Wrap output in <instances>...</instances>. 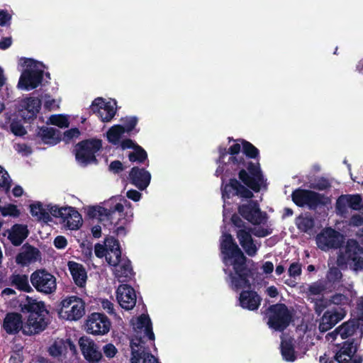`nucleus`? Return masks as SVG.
<instances>
[{"instance_id": "obj_1", "label": "nucleus", "mask_w": 363, "mask_h": 363, "mask_svg": "<svg viewBox=\"0 0 363 363\" xmlns=\"http://www.w3.org/2000/svg\"><path fill=\"white\" fill-rule=\"evenodd\" d=\"M220 248L224 272L228 275L230 287L236 291L242 290L239 296V305L244 309L255 311L260 306L262 298L257 292L250 289L253 281L252 272L246 267V258L233 238L223 230L220 240Z\"/></svg>"}, {"instance_id": "obj_2", "label": "nucleus", "mask_w": 363, "mask_h": 363, "mask_svg": "<svg viewBox=\"0 0 363 363\" xmlns=\"http://www.w3.org/2000/svg\"><path fill=\"white\" fill-rule=\"evenodd\" d=\"M218 151V167L216 171L217 176L221 175L224 171L240 169L239 179L252 190L257 192L265 186L259 164L246 161L245 155L255 157L259 152L251 143L243 140H236L228 150L226 147H220Z\"/></svg>"}, {"instance_id": "obj_3", "label": "nucleus", "mask_w": 363, "mask_h": 363, "mask_svg": "<svg viewBox=\"0 0 363 363\" xmlns=\"http://www.w3.org/2000/svg\"><path fill=\"white\" fill-rule=\"evenodd\" d=\"M89 214L100 221L109 223L111 230L118 236H124L127 233V225L132 220V206L125 199L112 198L105 206L91 207Z\"/></svg>"}, {"instance_id": "obj_4", "label": "nucleus", "mask_w": 363, "mask_h": 363, "mask_svg": "<svg viewBox=\"0 0 363 363\" xmlns=\"http://www.w3.org/2000/svg\"><path fill=\"white\" fill-rule=\"evenodd\" d=\"M134 337L130 340L131 363H160L150 353L145 351V340H155L152 323L148 315L143 314L131 320Z\"/></svg>"}, {"instance_id": "obj_5", "label": "nucleus", "mask_w": 363, "mask_h": 363, "mask_svg": "<svg viewBox=\"0 0 363 363\" xmlns=\"http://www.w3.org/2000/svg\"><path fill=\"white\" fill-rule=\"evenodd\" d=\"M336 264L355 274L363 272V247L354 239H349L337 251Z\"/></svg>"}, {"instance_id": "obj_6", "label": "nucleus", "mask_w": 363, "mask_h": 363, "mask_svg": "<svg viewBox=\"0 0 363 363\" xmlns=\"http://www.w3.org/2000/svg\"><path fill=\"white\" fill-rule=\"evenodd\" d=\"M18 65L22 67V72L18 87L26 91L38 87L41 83L45 66L42 62L30 58L21 59Z\"/></svg>"}, {"instance_id": "obj_7", "label": "nucleus", "mask_w": 363, "mask_h": 363, "mask_svg": "<svg viewBox=\"0 0 363 363\" xmlns=\"http://www.w3.org/2000/svg\"><path fill=\"white\" fill-rule=\"evenodd\" d=\"M357 309L359 313L357 320L346 322L328 333L326 335L328 341L333 342L340 335L342 339L352 337V342L359 343L363 335V296L359 300Z\"/></svg>"}, {"instance_id": "obj_8", "label": "nucleus", "mask_w": 363, "mask_h": 363, "mask_svg": "<svg viewBox=\"0 0 363 363\" xmlns=\"http://www.w3.org/2000/svg\"><path fill=\"white\" fill-rule=\"evenodd\" d=\"M48 314L43 302H35L31 304V311L23 323V333L25 335H33L43 331L47 322L45 316Z\"/></svg>"}, {"instance_id": "obj_9", "label": "nucleus", "mask_w": 363, "mask_h": 363, "mask_svg": "<svg viewBox=\"0 0 363 363\" xmlns=\"http://www.w3.org/2000/svg\"><path fill=\"white\" fill-rule=\"evenodd\" d=\"M85 314V303L77 296L65 298L60 303L58 310L60 318L69 321H77Z\"/></svg>"}, {"instance_id": "obj_10", "label": "nucleus", "mask_w": 363, "mask_h": 363, "mask_svg": "<svg viewBox=\"0 0 363 363\" xmlns=\"http://www.w3.org/2000/svg\"><path fill=\"white\" fill-rule=\"evenodd\" d=\"M102 147V140L91 138L84 140L76 146V160L82 165L96 162V153Z\"/></svg>"}, {"instance_id": "obj_11", "label": "nucleus", "mask_w": 363, "mask_h": 363, "mask_svg": "<svg viewBox=\"0 0 363 363\" xmlns=\"http://www.w3.org/2000/svg\"><path fill=\"white\" fill-rule=\"evenodd\" d=\"M231 220L235 226L238 228L236 235L240 245L247 255L255 256L260 247V243L252 239L250 228L245 225V223L238 216H233Z\"/></svg>"}, {"instance_id": "obj_12", "label": "nucleus", "mask_w": 363, "mask_h": 363, "mask_svg": "<svg viewBox=\"0 0 363 363\" xmlns=\"http://www.w3.org/2000/svg\"><path fill=\"white\" fill-rule=\"evenodd\" d=\"M267 318L269 327L281 331L288 326L291 320V314L284 304L278 303L269 308Z\"/></svg>"}, {"instance_id": "obj_13", "label": "nucleus", "mask_w": 363, "mask_h": 363, "mask_svg": "<svg viewBox=\"0 0 363 363\" xmlns=\"http://www.w3.org/2000/svg\"><path fill=\"white\" fill-rule=\"evenodd\" d=\"M51 214L54 217L60 218L63 225L69 230L79 229L83 223L81 214L73 207H52Z\"/></svg>"}, {"instance_id": "obj_14", "label": "nucleus", "mask_w": 363, "mask_h": 363, "mask_svg": "<svg viewBox=\"0 0 363 363\" xmlns=\"http://www.w3.org/2000/svg\"><path fill=\"white\" fill-rule=\"evenodd\" d=\"M30 282L38 291L45 294H52L57 289L56 278L45 269H38L33 272L30 275Z\"/></svg>"}, {"instance_id": "obj_15", "label": "nucleus", "mask_w": 363, "mask_h": 363, "mask_svg": "<svg viewBox=\"0 0 363 363\" xmlns=\"http://www.w3.org/2000/svg\"><path fill=\"white\" fill-rule=\"evenodd\" d=\"M238 196L242 198L250 199L253 196L252 192L242 186L238 180L231 179L229 184H225L222 190L223 199V220H225L230 213V208L228 206L227 199L233 196Z\"/></svg>"}, {"instance_id": "obj_16", "label": "nucleus", "mask_w": 363, "mask_h": 363, "mask_svg": "<svg viewBox=\"0 0 363 363\" xmlns=\"http://www.w3.org/2000/svg\"><path fill=\"white\" fill-rule=\"evenodd\" d=\"M90 108L102 122L108 123L116 113L117 104L114 99L99 97L92 101Z\"/></svg>"}, {"instance_id": "obj_17", "label": "nucleus", "mask_w": 363, "mask_h": 363, "mask_svg": "<svg viewBox=\"0 0 363 363\" xmlns=\"http://www.w3.org/2000/svg\"><path fill=\"white\" fill-rule=\"evenodd\" d=\"M294 202L299 206H308L314 208L318 205H325L328 203V198L312 191L297 189L292 194Z\"/></svg>"}, {"instance_id": "obj_18", "label": "nucleus", "mask_w": 363, "mask_h": 363, "mask_svg": "<svg viewBox=\"0 0 363 363\" xmlns=\"http://www.w3.org/2000/svg\"><path fill=\"white\" fill-rule=\"evenodd\" d=\"M239 213L255 225L264 224L267 220V213L262 212L255 201H247L238 207Z\"/></svg>"}, {"instance_id": "obj_19", "label": "nucleus", "mask_w": 363, "mask_h": 363, "mask_svg": "<svg viewBox=\"0 0 363 363\" xmlns=\"http://www.w3.org/2000/svg\"><path fill=\"white\" fill-rule=\"evenodd\" d=\"M111 325L110 320L105 315L93 313L86 320L85 330L89 334L103 335L109 332Z\"/></svg>"}, {"instance_id": "obj_20", "label": "nucleus", "mask_w": 363, "mask_h": 363, "mask_svg": "<svg viewBox=\"0 0 363 363\" xmlns=\"http://www.w3.org/2000/svg\"><path fill=\"white\" fill-rule=\"evenodd\" d=\"M344 236L331 228L323 230L316 237L318 247L327 251L332 248L340 247L343 242Z\"/></svg>"}, {"instance_id": "obj_21", "label": "nucleus", "mask_w": 363, "mask_h": 363, "mask_svg": "<svg viewBox=\"0 0 363 363\" xmlns=\"http://www.w3.org/2000/svg\"><path fill=\"white\" fill-rule=\"evenodd\" d=\"M115 257H108L109 265L113 267V272L115 277L120 281L124 282L130 279L133 275V269L130 260L126 257L122 259H117L119 252H114Z\"/></svg>"}, {"instance_id": "obj_22", "label": "nucleus", "mask_w": 363, "mask_h": 363, "mask_svg": "<svg viewBox=\"0 0 363 363\" xmlns=\"http://www.w3.org/2000/svg\"><path fill=\"white\" fill-rule=\"evenodd\" d=\"M345 315L346 311L340 306L327 309L319 320V330L322 333L329 330L342 320Z\"/></svg>"}, {"instance_id": "obj_23", "label": "nucleus", "mask_w": 363, "mask_h": 363, "mask_svg": "<svg viewBox=\"0 0 363 363\" xmlns=\"http://www.w3.org/2000/svg\"><path fill=\"white\" fill-rule=\"evenodd\" d=\"M358 342H345L335 354L339 363H362V357L357 352Z\"/></svg>"}, {"instance_id": "obj_24", "label": "nucleus", "mask_w": 363, "mask_h": 363, "mask_svg": "<svg viewBox=\"0 0 363 363\" xmlns=\"http://www.w3.org/2000/svg\"><path fill=\"white\" fill-rule=\"evenodd\" d=\"M118 251L119 252L117 256V259H122L126 258L125 257L121 256V251L120 249L119 242L117 240L113 238H108L104 240V244H96L94 246V253L99 258L105 257L106 262L109 264L108 257L111 258L114 257V252Z\"/></svg>"}, {"instance_id": "obj_25", "label": "nucleus", "mask_w": 363, "mask_h": 363, "mask_svg": "<svg viewBox=\"0 0 363 363\" xmlns=\"http://www.w3.org/2000/svg\"><path fill=\"white\" fill-rule=\"evenodd\" d=\"M116 298L119 305L125 310H131L135 306L136 294L134 289L129 285H120L116 291Z\"/></svg>"}, {"instance_id": "obj_26", "label": "nucleus", "mask_w": 363, "mask_h": 363, "mask_svg": "<svg viewBox=\"0 0 363 363\" xmlns=\"http://www.w3.org/2000/svg\"><path fill=\"white\" fill-rule=\"evenodd\" d=\"M20 113L25 120H30L37 116L41 107L38 98L30 97L23 99L20 104Z\"/></svg>"}, {"instance_id": "obj_27", "label": "nucleus", "mask_w": 363, "mask_h": 363, "mask_svg": "<svg viewBox=\"0 0 363 363\" xmlns=\"http://www.w3.org/2000/svg\"><path fill=\"white\" fill-rule=\"evenodd\" d=\"M79 345L83 355L90 363H98L102 358V354L96 345L89 338H81Z\"/></svg>"}, {"instance_id": "obj_28", "label": "nucleus", "mask_w": 363, "mask_h": 363, "mask_svg": "<svg viewBox=\"0 0 363 363\" xmlns=\"http://www.w3.org/2000/svg\"><path fill=\"white\" fill-rule=\"evenodd\" d=\"M41 259L40 252L35 247L24 245L16 257V262L21 266H28Z\"/></svg>"}, {"instance_id": "obj_29", "label": "nucleus", "mask_w": 363, "mask_h": 363, "mask_svg": "<svg viewBox=\"0 0 363 363\" xmlns=\"http://www.w3.org/2000/svg\"><path fill=\"white\" fill-rule=\"evenodd\" d=\"M129 178L133 185L140 190H144L150 182L151 175L144 169L133 167L130 172Z\"/></svg>"}, {"instance_id": "obj_30", "label": "nucleus", "mask_w": 363, "mask_h": 363, "mask_svg": "<svg viewBox=\"0 0 363 363\" xmlns=\"http://www.w3.org/2000/svg\"><path fill=\"white\" fill-rule=\"evenodd\" d=\"M349 301L348 298L341 294L333 295L330 300L320 298L315 302V311L320 315L325 308L330 307L331 304L337 306L336 307H342V305L347 304Z\"/></svg>"}, {"instance_id": "obj_31", "label": "nucleus", "mask_w": 363, "mask_h": 363, "mask_svg": "<svg viewBox=\"0 0 363 363\" xmlns=\"http://www.w3.org/2000/svg\"><path fill=\"white\" fill-rule=\"evenodd\" d=\"M122 150L133 149V152L128 155V158L131 162H142L147 158L146 152L133 140L125 139L121 143Z\"/></svg>"}, {"instance_id": "obj_32", "label": "nucleus", "mask_w": 363, "mask_h": 363, "mask_svg": "<svg viewBox=\"0 0 363 363\" xmlns=\"http://www.w3.org/2000/svg\"><path fill=\"white\" fill-rule=\"evenodd\" d=\"M23 323L21 315L16 313H8L3 323V328L9 334H16L21 330L23 331Z\"/></svg>"}, {"instance_id": "obj_33", "label": "nucleus", "mask_w": 363, "mask_h": 363, "mask_svg": "<svg viewBox=\"0 0 363 363\" xmlns=\"http://www.w3.org/2000/svg\"><path fill=\"white\" fill-rule=\"evenodd\" d=\"M67 266L74 283L77 286L83 287L87 279L84 267L81 264L73 261H69Z\"/></svg>"}, {"instance_id": "obj_34", "label": "nucleus", "mask_w": 363, "mask_h": 363, "mask_svg": "<svg viewBox=\"0 0 363 363\" xmlns=\"http://www.w3.org/2000/svg\"><path fill=\"white\" fill-rule=\"evenodd\" d=\"M52 207H57L55 205H43L41 203H35L30 205V213L39 220L48 223L51 220V210Z\"/></svg>"}, {"instance_id": "obj_35", "label": "nucleus", "mask_w": 363, "mask_h": 363, "mask_svg": "<svg viewBox=\"0 0 363 363\" xmlns=\"http://www.w3.org/2000/svg\"><path fill=\"white\" fill-rule=\"evenodd\" d=\"M27 226L22 224H16L8 230V238L15 246L20 245L28 237Z\"/></svg>"}, {"instance_id": "obj_36", "label": "nucleus", "mask_w": 363, "mask_h": 363, "mask_svg": "<svg viewBox=\"0 0 363 363\" xmlns=\"http://www.w3.org/2000/svg\"><path fill=\"white\" fill-rule=\"evenodd\" d=\"M38 135L44 143L49 145H55L60 140V132L52 127L44 126L40 128L38 132Z\"/></svg>"}, {"instance_id": "obj_37", "label": "nucleus", "mask_w": 363, "mask_h": 363, "mask_svg": "<svg viewBox=\"0 0 363 363\" xmlns=\"http://www.w3.org/2000/svg\"><path fill=\"white\" fill-rule=\"evenodd\" d=\"M74 349V345L69 340L57 339L49 347V353L53 357H60L66 354L67 348Z\"/></svg>"}, {"instance_id": "obj_38", "label": "nucleus", "mask_w": 363, "mask_h": 363, "mask_svg": "<svg viewBox=\"0 0 363 363\" xmlns=\"http://www.w3.org/2000/svg\"><path fill=\"white\" fill-rule=\"evenodd\" d=\"M329 270L326 275L325 284L330 289L335 288L341 281L342 279V274L340 269L335 266V263L330 260L328 262Z\"/></svg>"}, {"instance_id": "obj_39", "label": "nucleus", "mask_w": 363, "mask_h": 363, "mask_svg": "<svg viewBox=\"0 0 363 363\" xmlns=\"http://www.w3.org/2000/svg\"><path fill=\"white\" fill-rule=\"evenodd\" d=\"M125 133V130L121 125H114L106 132V139L112 145H119L121 147V143L123 141L121 140L122 136Z\"/></svg>"}, {"instance_id": "obj_40", "label": "nucleus", "mask_w": 363, "mask_h": 363, "mask_svg": "<svg viewBox=\"0 0 363 363\" xmlns=\"http://www.w3.org/2000/svg\"><path fill=\"white\" fill-rule=\"evenodd\" d=\"M10 281L12 286H14L20 291L25 292L32 291V288L29 284L28 279L24 274H13L10 277Z\"/></svg>"}, {"instance_id": "obj_41", "label": "nucleus", "mask_w": 363, "mask_h": 363, "mask_svg": "<svg viewBox=\"0 0 363 363\" xmlns=\"http://www.w3.org/2000/svg\"><path fill=\"white\" fill-rule=\"evenodd\" d=\"M281 350L282 357L286 361L294 362L296 359V355L291 340H282Z\"/></svg>"}, {"instance_id": "obj_42", "label": "nucleus", "mask_w": 363, "mask_h": 363, "mask_svg": "<svg viewBox=\"0 0 363 363\" xmlns=\"http://www.w3.org/2000/svg\"><path fill=\"white\" fill-rule=\"evenodd\" d=\"M328 285L323 284L321 281H317L313 284H312L308 289V296L309 298L311 299L313 302H315L318 299L313 298L312 296L315 295L321 294L322 293L327 291V289H329Z\"/></svg>"}, {"instance_id": "obj_43", "label": "nucleus", "mask_w": 363, "mask_h": 363, "mask_svg": "<svg viewBox=\"0 0 363 363\" xmlns=\"http://www.w3.org/2000/svg\"><path fill=\"white\" fill-rule=\"evenodd\" d=\"M48 121L54 125H57L61 128H67L69 125V116L62 114L52 115Z\"/></svg>"}, {"instance_id": "obj_44", "label": "nucleus", "mask_w": 363, "mask_h": 363, "mask_svg": "<svg viewBox=\"0 0 363 363\" xmlns=\"http://www.w3.org/2000/svg\"><path fill=\"white\" fill-rule=\"evenodd\" d=\"M0 212L4 216H10L18 217L20 214L19 210L17 208L16 206L12 204L0 207Z\"/></svg>"}, {"instance_id": "obj_45", "label": "nucleus", "mask_w": 363, "mask_h": 363, "mask_svg": "<svg viewBox=\"0 0 363 363\" xmlns=\"http://www.w3.org/2000/svg\"><path fill=\"white\" fill-rule=\"evenodd\" d=\"M252 233L259 238H264L272 233V230L269 226H258L254 228H250Z\"/></svg>"}, {"instance_id": "obj_46", "label": "nucleus", "mask_w": 363, "mask_h": 363, "mask_svg": "<svg viewBox=\"0 0 363 363\" xmlns=\"http://www.w3.org/2000/svg\"><path fill=\"white\" fill-rule=\"evenodd\" d=\"M296 224L298 228L303 231H307L313 225L312 219L308 217H299L296 220Z\"/></svg>"}, {"instance_id": "obj_47", "label": "nucleus", "mask_w": 363, "mask_h": 363, "mask_svg": "<svg viewBox=\"0 0 363 363\" xmlns=\"http://www.w3.org/2000/svg\"><path fill=\"white\" fill-rule=\"evenodd\" d=\"M121 121L123 123V125L122 126L125 130V132L127 133L132 131L138 123L137 118L133 116H129L122 118Z\"/></svg>"}, {"instance_id": "obj_48", "label": "nucleus", "mask_w": 363, "mask_h": 363, "mask_svg": "<svg viewBox=\"0 0 363 363\" xmlns=\"http://www.w3.org/2000/svg\"><path fill=\"white\" fill-rule=\"evenodd\" d=\"M60 99H52L50 96H45L44 99V106L49 110H56L60 107Z\"/></svg>"}, {"instance_id": "obj_49", "label": "nucleus", "mask_w": 363, "mask_h": 363, "mask_svg": "<svg viewBox=\"0 0 363 363\" xmlns=\"http://www.w3.org/2000/svg\"><path fill=\"white\" fill-rule=\"evenodd\" d=\"M102 351L104 355L109 359L114 357L118 352L116 347L111 343L105 345Z\"/></svg>"}, {"instance_id": "obj_50", "label": "nucleus", "mask_w": 363, "mask_h": 363, "mask_svg": "<svg viewBox=\"0 0 363 363\" xmlns=\"http://www.w3.org/2000/svg\"><path fill=\"white\" fill-rule=\"evenodd\" d=\"M100 303L102 308L104 311H106L108 314L116 316V314L114 311V306L111 301H108V299H101Z\"/></svg>"}, {"instance_id": "obj_51", "label": "nucleus", "mask_w": 363, "mask_h": 363, "mask_svg": "<svg viewBox=\"0 0 363 363\" xmlns=\"http://www.w3.org/2000/svg\"><path fill=\"white\" fill-rule=\"evenodd\" d=\"M11 130L12 133L16 135H23L26 133L24 127L18 122H13L11 125Z\"/></svg>"}, {"instance_id": "obj_52", "label": "nucleus", "mask_w": 363, "mask_h": 363, "mask_svg": "<svg viewBox=\"0 0 363 363\" xmlns=\"http://www.w3.org/2000/svg\"><path fill=\"white\" fill-rule=\"evenodd\" d=\"M11 179L8 173L3 169L2 173L0 174V186L5 188L8 190L10 187Z\"/></svg>"}, {"instance_id": "obj_53", "label": "nucleus", "mask_w": 363, "mask_h": 363, "mask_svg": "<svg viewBox=\"0 0 363 363\" xmlns=\"http://www.w3.org/2000/svg\"><path fill=\"white\" fill-rule=\"evenodd\" d=\"M11 15L7 10L0 9V26H5L10 23Z\"/></svg>"}, {"instance_id": "obj_54", "label": "nucleus", "mask_w": 363, "mask_h": 363, "mask_svg": "<svg viewBox=\"0 0 363 363\" xmlns=\"http://www.w3.org/2000/svg\"><path fill=\"white\" fill-rule=\"evenodd\" d=\"M301 267L298 263H293L289 269V274L291 277H296L301 274Z\"/></svg>"}, {"instance_id": "obj_55", "label": "nucleus", "mask_w": 363, "mask_h": 363, "mask_svg": "<svg viewBox=\"0 0 363 363\" xmlns=\"http://www.w3.org/2000/svg\"><path fill=\"white\" fill-rule=\"evenodd\" d=\"M349 225L350 226L359 227L363 225V216L360 214H354L350 220Z\"/></svg>"}, {"instance_id": "obj_56", "label": "nucleus", "mask_w": 363, "mask_h": 363, "mask_svg": "<svg viewBox=\"0 0 363 363\" xmlns=\"http://www.w3.org/2000/svg\"><path fill=\"white\" fill-rule=\"evenodd\" d=\"M55 246L58 249H63L67 246V241L63 236H57L54 240Z\"/></svg>"}, {"instance_id": "obj_57", "label": "nucleus", "mask_w": 363, "mask_h": 363, "mask_svg": "<svg viewBox=\"0 0 363 363\" xmlns=\"http://www.w3.org/2000/svg\"><path fill=\"white\" fill-rule=\"evenodd\" d=\"M126 196L133 201H138L141 199V194L136 190L131 189L127 191Z\"/></svg>"}, {"instance_id": "obj_58", "label": "nucleus", "mask_w": 363, "mask_h": 363, "mask_svg": "<svg viewBox=\"0 0 363 363\" xmlns=\"http://www.w3.org/2000/svg\"><path fill=\"white\" fill-rule=\"evenodd\" d=\"M109 169L113 172H118L123 169V164L120 161H113L110 164Z\"/></svg>"}, {"instance_id": "obj_59", "label": "nucleus", "mask_w": 363, "mask_h": 363, "mask_svg": "<svg viewBox=\"0 0 363 363\" xmlns=\"http://www.w3.org/2000/svg\"><path fill=\"white\" fill-rule=\"evenodd\" d=\"M79 130L77 128H72L65 133V137L68 139L77 138L79 135Z\"/></svg>"}, {"instance_id": "obj_60", "label": "nucleus", "mask_w": 363, "mask_h": 363, "mask_svg": "<svg viewBox=\"0 0 363 363\" xmlns=\"http://www.w3.org/2000/svg\"><path fill=\"white\" fill-rule=\"evenodd\" d=\"M263 272L265 274H271L274 270V264L271 262H265L262 266Z\"/></svg>"}, {"instance_id": "obj_61", "label": "nucleus", "mask_w": 363, "mask_h": 363, "mask_svg": "<svg viewBox=\"0 0 363 363\" xmlns=\"http://www.w3.org/2000/svg\"><path fill=\"white\" fill-rule=\"evenodd\" d=\"M12 40L11 38H4L0 40V49L5 50L11 46Z\"/></svg>"}, {"instance_id": "obj_62", "label": "nucleus", "mask_w": 363, "mask_h": 363, "mask_svg": "<svg viewBox=\"0 0 363 363\" xmlns=\"http://www.w3.org/2000/svg\"><path fill=\"white\" fill-rule=\"evenodd\" d=\"M16 150L26 155L31 152L30 148L25 145H17Z\"/></svg>"}, {"instance_id": "obj_63", "label": "nucleus", "mask_w": 363, "mask_h": 363, "mask_svg": "<svg viewBox=\"0 0 363 363\" xmlns=\"http://www.w3.org/2000/svg\"><path fill=\"white\" fill-rule=\"evenodd\" d=\"M266 293L269 296L272 298H274L278 295L277 289L273 286L268 287L266 289Z\"/></svg>"}, {"instance_id": "obj_64", "label": "nucleus", "mask_w": 363, "mask_h": 363, "mask_svg": "<svg viewBox=\"0 0 363 363\" xmlns=\"http://www.w3.org/2000/svg\"><path fill=\"white\" fill-rule=\"evenodd\" d=\"M91 232H92L93 235L95 238H99L101 234V226L100 225H94L91 229Z\"/></svg>"}]
</instances>
